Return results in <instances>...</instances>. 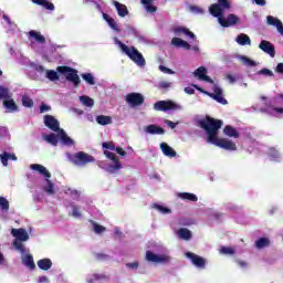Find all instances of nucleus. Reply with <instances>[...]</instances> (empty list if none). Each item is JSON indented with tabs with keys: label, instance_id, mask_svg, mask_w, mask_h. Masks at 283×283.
<instances>
[{
	"label": "nucleus",
	"instance_id": "nucleus-1",
	"mask_svg": "<svg viewBox=\"0 0 283 283\" xmlns=\"http://www.w3.org/2000/svg\"><path fill=\"white\" fill-rule=\"evenodd\" d=\"M222 125H224V123L221 119H216L209 115L198 122V126L201 129H205L208 136L207 143L216 145V147H220L227 151H235V149H238L235 143H233L231 139L218 137V132L222 128Z\"/></svg>",
	"mask_w": 283,
	"mask_h": 283
},
{
	"label": "nucleus",
	"instance_id": "nucleus-2",
	"mask_svg": "<svg viewBox=\"0 0 283 283\" xmlns=\"http://www.w3.org/2000/svg\"><path fill=\"white\" fill-rule=\"evenodd\" d=\"M227 10H231L230 0H218L217 3H212L209 7L210 14L218 19L222 28H231V25H237V23H240V18L233 13H230L226 19L224 12H227Z\"/></svg>",
	"mask_w": 283,
	"mask_h": 283
},
{
	"label": "nucleus",
	"instance_id": "nucleus-3",
	"mask_svg": "<svg viewBox=\"0 0 283 283\" xmlns=\"http://www.w3.org/2000/svg\"><path fill=\"white\" fill-rule=\"evenodd\" d=\"M59 74H64L66 81L73 83L74 87H78L81 85V77L78 76V71L76 69H72L71 66L62 65L57 66L56 71L46 70V78L49 81H59Z\"/></svg>",
	"mask_w": 283,
	"mask_h": 283
},
{
	"label": "nucleus",
	"instance_id": "nucleus-4",
	"mask_svg": "<svg viewBox=\"0 0 283 283\" xmlns=\"http://www.w3.org/2000/svg\"><path fill=\"white\" fill-rule=\"evenodd\" d=\"M11 235L15 238V240H13L14 249L20 253H25V245H23L22 242H28L30 240V234H28V231H25V229L23 228H19V229L13 228L11 230Z\"/></svg>",
	"mask_w": 283,
	"mask_h": 283
},
{
	"label": "nucleus",
	"instance_id": "nucleus-5",
	"mask_svg": "<svg viewBox=\"0 0 283 283\" xmlns=\"http://www.w3.org/2000/svg\"><path fill=\"white\" fill-rule=\"evenodd\" d=\"M119 48L124 54H127V56L130 59V61H134L136 65H139L140 67L145 66V57L143 56V53L138 52V49L134 46H127V44L119 42Z\"/></svg>",
	"mask_w": 283,
	"mask_h": 283
},
{
	"label": "nucleus",
	"instance_id": "nucleus-6",
	"mask_svg": "<svg viewBox=\"0 0 283 283\" xmlns=\"http://www.w3.org/2000/svg\"><path fill=\"white\" fill-rule=\"evenodd\" d=\"M192 87H195V90H198V92H202V94H206L207 96H209L210 98H212L217 103H220V105H229V102L222 95V90L218 85H214L212 87L213 93H211L209 91H203L200 86H198L196 84H193Z\"/></svg>",
	"mask_w": 283,
	"mask_h": 283
},
{
	"label": "nucleus",
	"instance_id": "nucleus-7",
	"mask_svg": "<svg viewBox=\"0 0 283 283\" xmlns=\"http://www.w3.org/2000/svg\"><path fill=\"white\" fill-rule=\"evenodd\" d=\"M95 160L94 156L85 151H77L72 158V163L76 165V167H85V165H90V163H94Z\"/></svg>",
	"mask_w": 283,
	"mask_h": 283
},
{
	"label": "nucleus",
	"instance_id": "nucleus-8",
	"mask_svg": "<svg viewBox=\"0 0 283 283\" xmlns=\"http://www.w3.org/2000/svg\"><path fill=\"white\" fill-rule=\"evenodd\" d=\"M104 156H106V158H108L114 163V165H111L107 167L106 171H108V174H116V171H118L119 169H123V166L120 165V160L118 159V157H116L114 153L109 150H104Z\"/></svg>",
	"mask_w": 283,
	"mask_h": 283
},
{
	"label": "nucleus",
	"instance_id": "nucleus-9",
	"mask_svg": "<svg viewBox=\"0 0 283 283\" xmlns=\"http://www.w3.org/2000/svg\"><path fill=\"white\" fill-rule=\"evenodd\" d=\"M156 112H169L170 109H180V105L174 101H158L154 104Z\"/></svg>",
	"mask_w": 283,
	"mask_h": 283
},
{
	"label": "nucleus",
	"instance_id": "nucleus-10",
	"mask_svg": "<svg viewBox=\"0 0 283 283\" xmlns=\"http://www.w3.org/2000/svg\"><path fill=\"white\" fill-rule=\"evenodd\" d=\"M146 260L148 262H154L155 264H168V262L171 260V258L167 254H156L151 251L146 252Z\"/></svg>",
	"mask_w": 283,
	"mask_h": 283
},
{
	"label": "nucleus",
	"instance_id": "nucleus-11",
	"mask_svg": "<svg viewBox=\"0 0 283 283\" xmlns=\"http://www.w3.org/2000/svg\"><path fill=\"white\" fill-rule=\"evenodd\" d=\"M126 103H128L130 107H138L145 103V97L140 93H128L126 95Z\"/></svg>",
	"mask_w": 283,
	"mask_h": 283
},
{
	"label": "nucleus",
	"instance_id": "nucleus-12",
	"mask_svg": "<svg viewBox=\"0 0 283 283\" xmlns=\"http://www.w3.org/2000/svg\"><path fill=\"white\" fill-rule=\"evenodd\" d=\"M186 258L191 260L192 264L195 266H198V269H205V266L207 264V260H205V258H202L196 253H192V252H187Z\"/></svg>",
	"mask_w": 283,
	"mask_h": 283
},
{
	"label": "nucleus",
	"instance_id": "nucleus-13",
	"mask_svg": "<svg viewBox=\"0 0 283 283\" xmlns=\"http://www.w3.org/2000/svg\"><path fill=\"white\" fill-rule=\"evenodd\" d=\"M44 125L52 132H61L59 119L54 118L52 115H44Z\"/></svg>",
	"mask_w": 283,
	"mask_h": 283
},
{
	"label": "nucleus",
	"instance_id": "nucleus-14",
	"mask_svg": "<svg viewBox=\"0 0 283 283\" xmlns=\"http://www.w3.org/2000/svg\"><path fill=\"white\" fill-rule=\"evenodd\" d=\"M259 48L264 52L265 54H269L271 59H275V45L273 43L262 40L259 44Z\"/></svg>",
	"mask_w": 283,
	"mask_h": 283
},
{
	"label": "nucleus",
	"instance_id": "nucleus-15",
	"mask_svg": "<svg viewBox=\"0 0 283 283\" xmlns=\"http://www.w3.org/2000/svg\"><path fill=\"white\" fill-rule=\"evenodd\" d=\"M195 76H198L199 81H206V83H213V80L207 75V69L200 66L195 71Z\"/></svg>",
	"mask_w": 283,
	"mask_h": 283
},
{
	"label": "nucleus",
	"instance_id": "nucleus-16",
	"mask_svg": "<svg viewBox=\"0 0 283 283\" xmlns=\"http://www.w3.org/2000/svg\"><path fill=\"white\" fill-rule=\"evenodd\" d=\"M145 132H146V134L163 136V134H165V128H163L156 124H150L145 127Z\"/></svg>",
	"mask_w": 283,
	"mask_h": 283
},
{
	"label": "nucleus",
	"instance_id": "nucleus-17",
	"mask_svg": "<svg viewBox=\"0 0 283 283\" xmlns=\"http://www.w3.org/2000/svg\"><path fill=\"white\" fill-rule=\"evenodd\" d=\"M160 149L164 154V156H167L168 158H176L177 153L169 146L167 143H161L160 144Z\"/></svg>",
	"mask_w": 283,
	"mask_h": 283
},
{
	"label": "nucleus",
	"instance_id": "nucleus-18",
	"mask_svg": "<svg viewBox=\"0 0 283 283\" xmlns=\"http://www.w3.org/2000/svg\"><path fill=\"white\" fill-rule=\"evenodd\" d=\"M33 171H39L45 178H52V174L49 172L48 168L40 164H33L30 166Z\"/></svg>",
	"mask_w": 283,
	"mask_h": 283
},
{
	"label": "nucleus",
	"instance_id": "nucleus-19",
	"mask_svg": "<svg viewBox=\"0 0 283 283\" xmlns=\"http://www.w3.org/2000/svg\"><path fill=\"white\" fill-rule=\"evenodd\" d=\"M171 45L175 48H182L184 50H191V44L180 38H172Z\"/></svg>",
	"mask_w": 283,
	"mask_h": 283
},
{
	"label": "nucleus",
	"instance_id": "nucleus-20",
	"mask_svg": "<svg viewBox=\"0 0 283 283\" xmlns=\"http://www.w3.org/2000/svg\"><path fill=\"white\" fill-rule=\"evenodd\" d=\"M2 105L3 107H6V109H8V112H19V106H17V102H14V99L11 98H8V99H4L2 102Z\"/></svg>",
	"mask_w": 283,
	"mask_h": 283
},
{
	"label": "nucleus",
	"instance_id": "nucleus-21",
	"mask_svg": "<svg viewBox=\"0 0 283 283\" xmlns=\"http://www.w3.org/2000/svg\"><path fill=\"white\" fill-rule=\"evenodd\" d=\"M223 134H224V136H228L229 138H240V133L238 132V129H235L231 125H227L223 128Z\"/></svg>",
	"mask_w": 283,
	"mask_h": 283
},
{
	"label": "nucleus",
	"instance_id": "nucleus-22",
	"mask_svg": "<svg viewBox=\"0 0 283 283\" xmlns=\"http://www.w3.org/2000/svg\"><path fill=\"white\" fill-rule=\"evenodd\" d=\"M113 3L117 10L118 17L123 18V17H127V14H129V10L127 9V6H125L118 1H114Z\"/></svg>",
	"mask_w": 283,
	"mask_h": 283
},
{
	"label": "nucleus",
	"instance_id": "nucleus-23",
	"mask_svg": "<svg viewBox=\"0 0 283 283\" xmlns=\"http://www.w3.org/2000/svg\"><path fill=\"white\" fill-rule=\"evenodd\" d=\"M103 19L108 23L109 28L114 30L115 32H120V29H118V23H116V20H114L109 14L103 13Z\"/></svg>",
	"mask_w": 283,
	"mask_h": 283
},
{
	"label": "nucleus",
	"instance_id": "nucleus-24",
	"mask_svg": "<svg viewBox=\"0 0 283 283\" xmlns=\"http://www.w3.org/2000/svg\"><path fill=\"white\" fill-rule=\"evenodd\" d=\"M22 263L31 271H34V269H36V264H34V258L32 256V254H27L22 260Z\"/></svg>",
	"mask_w": 283,
	"mask_h": 283
},
{
	"label": "nucleus",
	"instance_id": "nucleus-25",
	"mask_svg": "<svg viewBox=\"0 0 283 283\" xmlns=\"http://www.w3.org/2000/svg\"><path fill=\"white\" fill-rule=\"evenodd\" d=\"M29 39H33L36 43H45V36H43L41 32H36L34 30L29 32Z\"/></svg>",
	"mask_w": 283,
	"mask_h": 283
},
{
	"label": "nucleus",
	"instance_id": "nucleus-26",
	"mask_svg": "<svg viewBox=\"0 0 283 283\" xmlns=\"http://www.w3.org/2000/svg\"><path fill=\"white\" fill-rule=\"evenodd\" d=\"M175 34H185L186 36H189L190 39H196V34L191 32L189 29L184 27H177L174 30Z\"/></svg>",
	"mask_w": 283,
	"mask_h": 283
},
{
	"label": "nucleus",
	"instance_id": "nucleus-27",
	"mask_svg": "<svg viewBox=\"0 0 283 283\" xmlns=\"http://www.w3.org/2000/svg\"><path fill=\"white\" fill-rule=\"evenodd\" d=\"M38 266L41 271H50L52 269V260L42 259L38 261Z\"/></svg>",
	"mask_w": 283,
	"mask_h": 283
},
{
	"label": "nucleus",
	"instance_id": "nucleus-28",
	"mask_svg": "<svg viewBox=\"0 0 283 283\" xmlns=\"http://www.w3.org/2000/svg\"><path fill=\"white\" fill-rule=\"evenodd\" d=\"M59 134L63 145H66L67 147H71V145H74V139H71L70 136H67V134L65 133V130L60 129Z\"/></svg>",
	"mask_w": 283,
	"mask_h": 283
},
{
	"label": "nucleus",
	"instance_id": "nucleus-29",
	"mask_svg": "<svg viewBox=\"0 0 283 283\" xmlns=\"http://www.w3.org/2000/svg\"><path fill=\"white\" fill-rule=\"evenodd\" d=\"M266 247H271V240L269 238L262 237L255 241L256 249H266Z\"/></svg>",
	"mask_w": 283,
	"mask_h": 283
},
{
	"label": "nucleus",
	"instance_id": "nucleus-30",
	"mask_svg": "<svg viewBox=\"0 0 283 283\" xmlns=\"http://www.w3.org/2000/svg\"><path fill=\"white\" fill-rule=\"evenodd\" d=\"M8 98H12V92H10V88L0 85V101H8Z\"/></svg>",
	"mask_w": 283,
	"mask_h": 283
},
{
	"label": "nucleus",
	"instance_id": "nucleus-31",
	"mask_svg": "<svg viewBox=\"0 0 283 283\" xmlns=\"http://www.w3.org/2000/svg\"><path fill=\"white\" fill-rule=\"evenodd\" d=\"M153 1L154 0H140V3H143L146 11L149 12L150 14H154V12H156L158 10L157 7L151 4Z\"/></svg>",
	"mask_w": 283,
	"mask_h": 283
},
{
	"label": "nucleus",
	"instance_id": "nucleus-32",
	"mask_svg": "<svg viewBox=\"0 0 283 283\" xmlns=\"http://www.w3.org/2000/svg\"><path fill=\"white\" fill-rule=\"evenodd\" d=\"M237 43H239V45H251V38L244 33H241L237 36Z\"/></svg>",
	"mask_w": 283,
	"mask_h": 283
},
{
	"label": "nucleus",
	"instance_id": "nucleus-33",
	"mask_svg": "<svg viewBox=\"0 0 283 283\" xmlns=\"http://www.w3.org/2000/svg\"><path fill=\"white\" fill-rule=\"evenodd\" d=\"M179 198L181 200H189L190 202H198V196L191 192H180Z\"/></svg>",
	"mask_w": 283,
	"mask_h": 283
},
{
	"label": "nucleus",
	"instance_id": "nucleus-34",
	"mask_svg": "<svg viewBox=\"0 0 283 283\" xmlns=\"http://www.w3.org/2000/svg\"><path fill=\"white\" fill-rule=\"evenodd\" d=\"M96 123L98 125H112V117L111 116H105V115H99L96 117Z\"/></svg>",
	"mask_w": 283,
	"mask_h": 283
},
{
	"label": "nucleus",
	"instance_id": "nucleus-35",
	"mask_svg": "<svg viewBox=\"0 0 283 283\" xmlns=\"http://www.w3.org/2000/svg\"><path fill=\"white\" fill-rule=\"evenodd\" d=\"M44 140H46V143H49L50 145H53V147H56V145H59V137L54 133L44 136Z\"/></svg>",
	"mask_w": 283,
	"mask_h": 283
},
{
	"label": "nucleus",
	"instance_id": "nucleus-36",
	"mask_svg": "<svg viewBox=\"0 0 283 283\" xmlns=\"http://www.w3.org/2000/svg\"><path fill=\"white\" fill-rule=\"evenodd\" d=\"M178 235L181 240H191V231L187 228L179 229Z\"/></svg>",
	"mask_w": 283,
	"mask_h": 283
},
{
	"label": "nucleus",
	"instance_id": "nucleus-37",
	"mask_svg": "<svg viewBox=\"0 0 283 283\" xmlns=\"http://www.w3.org/2000/svg\"><path fill=\"white\" fill-rule=\"evenodd\" d=\"M80 101L85 105V107H94V99L87 95L81 96Z\"/></svg>",
	"mask_w": 283,
	"mask_h": 283
},
{
	"label": "nucleus",
	"instance_id": "nucleus-38",
	"mask_svg": "<svg viewBox=\"0 0 283 283\" xmlns=\"http://www.w3.org/2000/svg\"><path fill=\"white\" fill-rule=\"evenodd\" d=\"M44 191L49 196H54V184L49 178H46V186L44 187Z\"/></svg>",
	"mask_w": 283,
	"mask_h": 283
},
{
	"label": "nucleus",
	"instance_id": "nucleus-39",
	"mask_svg": "<svg viewBox=\"0 0 283 283\" xmlns=\"http://www.w3.org/2000/svg\"><path fill=\"white\" fill-rule=\"evenodd\" d=\"M82 78L88 85H96V81H94V75H92V73H84V74H82Z\"/></svg>",
	"mask_w": 283,
	"mask_h": 283
},
{
	"label": "nucleus",
	"instance_id": "nucleus-40",
	"mask_svg": "<svg viewBox=\"0 0 283 283\" xmlns=\"http://www.w3.org/2000/svg\"><path fill=\"white\" fill-rule=\"evenodd\" d=\"M239 59L244 63V65H249L250 67H255V65H258L255 61L249 59L247 55H241Z\"/></svg>",
	"mask_w": 283,
	"mask_h": 283
},
{
	"label": "nucleus",
	"instance_id": "nucleus-41",
	"mask_svg": "<svg viewBox=\"0 0 283 283\" xmlns=\"http://www.w3.org/2000/svg\"><path fill=\"white\" fill-rule=\"evenodd\" d=\"M0 208L2 211H10V201L6 197L0 196Z\"/></svg>",
	"mask_w": 283,
	"mask_h": 283
},
{
	"label": "nucleus",
	"instance_id": "nucleus-42",
	"mask_svg": "<svg viewBox=\"0 0 283 283\" xmlns=\"http://www.w3.org/2000/svg\"><path fill=\"white\" fill-rule=\"evenodd\" d=\"M22 105L23 107H34V101L30 96L24 95L22 97Z\"/></svg>",
	"mask_w": 283,
	"mask_h": 283
},
{
	"label": "nucleus",
	"instance_id": "nucleus-43",
	"mask_svg": "<svg viewBox=\"0 0 283 283\" xmlns=\"http://www.w3.org/2000/svg\"><path fill=\"white\" fill-rule=\"evenodd\" d=\"M220 253L223 255H233L235 253V250L231 247H221L220 248Z\"/></svg>",
	"mask_w": 283,
	"mask_h": 283
},
{
	"label": "nucleus",
	"instance_id": "nucleus-44",
	"mask_svg": "<svg viewBox=\"0 0 283 283\" xmlns=\"http://www.w3.org/2000/svg\"><path fill=\"white\" fill-rule=\"evenodd\" d=\"M92 224H93V231H95V233H97V234H101L104 231H106L105 227H103V226H101V224H98V223H96L94 221H92Z\"/></svg>",
	"mask_w": 283,
	"mask_h": 283
},
{
	"label": "nucleus",
	"instance_id": "nucleus-45",
	"mask_svg": "<svg viewBox=\"0 0 283 283\" xmlns=\"http://www.w3.org/2000/svg\"><path fill=\"white\" fill-rule=\"evenodd\" d=\"M0 160L3 167H8V160H10V153H3L0 155Z\"/></svg>",
	"mask_w": 283,
	"mask_h": 283
},
{
	"label": "nucleus",
	"instance_id": "nucleus-46",
	"mask_svg": "<svg viewBox=\"0 0 283 283\" xmlns=\"http://www.w3.org/2000/svg\"><path fill=\"white\" fill-rule=\"evenodd\" d=\"M154 208L157 209V211H160L161 213H171V209L165 208L164 206L157 203H155Z\"/></svg>",
	"mask_w": 283,
	"mask_h": 283
},
{
	"label": "nucleus",
	"instance_id": "nucleus-47",
	"mask_svg": "<svg viewBox=\"0 0 283 283\" xmlns=\"http://www.w3.org/2000/svg\"><path fill=\"white\" fill-rule=\"evenodd\" d=\"M258 74L262 76H273V71L269 69H261L260 71H258Z\"/></svg>",
	"mask_w": 283,
	"mask_h": 283
},
{
	"label": "nucleus",
	"instance_id": "nucleus-48",
	"mask_svg": "<svg viewBox=\"0 0 283 283\" xmlns=\"http://www.w3.org/2000/svg\"><path fill=\"white\" fill-rule=\"evenodd\" d=\"M102 147L104 149H111V151H116V146L114 145V143L105 142V143L102 144Z\"/></svg>",
	"mask_w": 283,
	"mask_h": 283
},
{
	"label": "nucleus",
	"instance_id": "nucleus-49",
	"mask_svg": "<svg viewBox=\"0 0 283 283\" xmlns=\"http://www.w3.org/2000/svg\"><path fill=\"white\" fill-rule=\"evenodd\" d=\"M171 87V83L167 81H163L159 83V90H169Z\"/></svg>",
	"mask_w": 283,
	"mask_h": 283
},
{
	"label": "nucleus",
	"instance_id": "nucleus-50",
	"mask_svg": "<svg viewBox=\"0 0 283 283\" xmlns=\"http://www.w3.org/2000/svg\"><path fill=\"white\" fill-rule=\"evenodd\" d=\"M6 136H9L8 127L0 126V138H6Z\"/></svg>",
	"mask_w": 283,
	"mask_h": 283
},
{
	"label": "nucleus",
	"instance_id": "nucleus-51",
	"mask_svg": "<svg viewBox=\"0 0 283 283\" xmlns=\"http://www.w3.org/2000/svg\"><path fill=\"white\" fill-rule=\"evenodd\" d=\"M72 209H73L72 211L73 218H81V212L78 211V207L73 206Z\"/></svg>",
	"mask_w": 283,
	"mask_h": 283
},
{
	"label": "nucleus",
	"instance_id": "nucleus-52",
	"mask_svg": "<svg viewBox=\"0 0 283 283\" xmlns=\"http://www.w3.org/2000/svg\"><path fill=\"white\" fill-rule=\"evenodd\" d=\"M160 72H164L165 74H174V71L167 66L160 65L159 66Z\"/></svg>",
	"mask_w": 283,
	"mask_h": 283
},
{
	"label": "nucleus",
	"instance_id": "nucleus-53",
	"mask_svg": "<svg viewBox=\"0 0 283 283\" xmlns=\"http://www.w3.org/2000/svg\"><path fill=\"white\" fill-rule=\"evenodd\" d=\"M50 109H52V107H50L49 105L46 104H42L40 106V114H45V112H50Z\"/></svg>",
	"mask_w": 283,
	"mask_h": 283
},
{
	"label": "nucleus",
	"instance_id": "nucleus-54",
	"mask_svg": "<svg viewBox=\"0 0 283 283\" xmlns=\"http://www.w3.org/2000/svg\"><path fill=\"white\" fill-rule=\"evenodd\" d=\"M43 8H45V10H54V3L49 2L48 0H45V3L42 4Z\"/></svg>",
	"mask_w": 283,
	"mask_h": 283
},
{
	"label": "nucleus",
	"instance_id": "nucleus-55",
	"mask_svg": "<svg viewBox=\"0 0 283 283\" xmlns=\"http://www.w3.org/2000/svg\"><path fill=\"white\" fill-rule=\"evenodd\" d=\"M184 92H185L186 94H189V96L196 94V90H193V87H191V86L185 87V88H184Z\"/></svg>",
	"mask_w": 283,
	"mask_h": 283
},
{
	"label": "nucleus",
	"instance_id": "nucleus-56",
	"mask_svg": "<svg viewBox=\"0 0 283 283\" xmlns=\"http://www.w3.org/2000/svg\"><path fill=\"white\" fill-rule=\"evenodd\" d=\"M115 151H116V154H118V156H127V151H125V149H123L120 147H116Z\"/></svg>",
	"mask_w": 283,
	"mask_h": 283
},
{
	"label": "nucleus",
	"instance_id": "nucleus-57",
	"mask_svg": "<svg viewBox=\"0 0 283 283\" xmlns=\"http://www.w3.org/2000/svg\"><path fill=\"white\" fill-rule=\"evenodd\" d=\"M126 266L128 269H137L138 268V262L127 263Z\"/></svg>",
	"mask_w": 283,
	"mask_h": 283
},
{
	"label": "nucleus",
	"instance_id": "nucleus-58",
	"mask_svg": "<svg viewBox=\"0 0 283 283\" xmlns=\"http://www.w3.org/2000/svg\"><path fill=\"white\" fill-rule=\"evenodd\" d=\"M96 258H97V260H107V258H109V256L106 255V254L97 253V254H96Z\"/></svg>",
	"mask_w": 283,
	"mask_h": 283
},
{
	"label": "nucleus",
	"instance_id": "nucleus-59",
	"mask_svg": "<svg viewBox=\"0 0 283 283\" xmlns=\"http://www.w3.org/2000/svg\"><path fill=\"white\" fill-rule=\"evenodd\" d=\"M273 109H274V116L276 114H283V107H274Z\"/></svg>",
	"mask_w": 283,
	"mask_h": 283
},
{
	"label": "nucleus",
	"instance_id": "nucleus-60",
	"mask_svg": "<svg viewBox=\"0 0 283 283\" xmlns=\"http://www.w3.org/2000/svg\"><path fill=\"white\" fill-rule=\"evenodd\" d=\"M227 78H228V81H229L230 83H235V81H237L235 76H233V75H231V74H228V75H227Z\"/></svg>",
	"mask_w": 283,
	"mask_h": 283
},
{
	"label": "nucleus",
	"instance_id": "nucleus-61",
	"mask_svg": "<svg viewBox=\"0 0 283 283\" xmlns=\"http://www.w3.org/2000/svg\"><path fill=\"white\" fill-rule=\"evenodd\" d=\"M107 276L104 274H94L95 280H105Z\"/></svg>",
	"mask_w": 283,
	"mask_h": 283
},
{
	"label": "nucleus",
	"instance_id": "nucleus-62",
	"mask_svg": "<svg viewBox=\"0 0 283 283\" xmlns=\"http://www.w3.org/2000/svg\"><path fill=\"white\" fill-rule=\"evenodd\" d=\"M256 6H266V0H253Z\"/></svg>",
	"mask_w": 283,
	"mask_h": 283
},
{
	"label": "nucleus",
	"instance_id": "nucleus-63",
	"mask_svg": "<svg viewBox=\"0 0 283 283\" xmlns=\"http://www.w3.org/2000/svg\"><path fill=\"white\" fill-rule=\"evenodd\" d=\"M32 3H35L36 6H43L45 0H32Z\"/></svg>",
	"mask_w": 283,
	"mask_h": 283
},
{
	"label": "nucleus",
	"instance_id": "nucleus-64",
	"mask_svg": "<svg viewBox=\"0 0 283 283\" xmlns=\"http://www.w3.org/2000/svg\"><path fill=\"white\" fill-rule=\"evenodd\" d=\"M167 125H168V127H170V129H176V123H174V122H171V120H168L167 122Z\"/></svg>",
	"mask_w": 283,
	"mask_h": 283
}]
</instances>
